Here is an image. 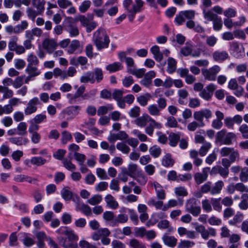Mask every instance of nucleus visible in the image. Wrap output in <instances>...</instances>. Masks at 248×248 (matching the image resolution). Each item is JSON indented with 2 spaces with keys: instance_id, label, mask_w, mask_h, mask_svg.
<instances>
[{
  "instance_id": "obj_1",
  "label": "nucleus",
  "mask_w": 248,
  "mask_h": 248,
  "mask_svg": "<svg viewBox=\"0 0 248 248\" xmlns=\"http://www.w3.org/2000/svg\"><path fill=\"white\" fill-rule=\"evenodd\" d=\"M93 42L97 50L101 51L108 47L110 39L105 30L99 28L93 33Z\"/></svg>"
},
{
  "instance_id": "obj_2",
  "label": "nucleus",
  "mask_w": 248,
  "mask_h": 248,
  "mask_svg": "<svg viewBox=\"0 0 248 248\" xmlns=\"http://www.w3.org/2000/svg\"><path fill=\"white\" fill-rule=\"evenodd\" d=\"M144 4V1L137 0H124L123 5L127 13V16L130 21H132L137 13L140 12L143 10Z\"/></svg>"
},
{
  "instance_id": "obj_3",
  "label": "nucleus",
  "mask_w": 248,
  "mask_h": 248,
  "mask_svg": "<svg viewBox=\"0 0 248 248\" xmlns=\"http://www.w3.org/2000/svg\"><path fill=\"white\" fill-rule=\"evenodd\" d=\"M236 139V135L232 132L227 133L225 129H222L218 131L216 135V139L221 142V144L225 145H231L232 141Z\"/></svg>"
},
{
  "instance_id": "obj_4",
  "label": "nucleus",
  "mask_w": 248,
  "mask_h": 248,
  "mask_svg": "<svg viewBox=\"0 0 248 248\" xmlns=\"http://www.w3.org/2000/svg\"><path fill=\"white\" fill-rule=\"evenodd\" d=\"M185 208L186 212L194 217L199 216L201 212L200 202L193 198L186 201Z\"/></svg>"
},
{
  "instance_id": "obj_5",
  "label": "nucleus",
  "mask_w": 248,
  "mask_h": 248,
  "mask_svg": "<svg viewBox=\"0 0 248 248\" xmlns=\"http://www.w3.org/2000/svg\"><path fill=\"white\" fill-rule=\"evenodd\" d=\"M81 110V107L79 106H72L63 109L60 114L62 119H66L67 120L73 119L78 115Z\"/></svg>"
},
{
  "instance_id": "obj_6",
  "label": "nucleus",
  "mask_w": 248,
  "mask_h": 248,
  "mask_svg": "<svg viewBox=\"0 0 248 248\" xmlns=\"http://www.w3.org/2000/svg\"><path fill=\"white\" fill-rule=\"evenodd\" d=\"M64 27L69 36L71 37H75L79 34L78 29L77 26L76 21L72 17L66 18L64 22Z\"/></svg>"
},
{
  "instance_id": "obj_7",
  "label": "nucleus",
  "mask_w": 248,
  "mask_h": 248,
  "mask_svg": "<svg viewBox=\"0 0 248 248\" xmlns=\"http://www.w3.org/2000/svg\"><path fill=\"white\" fill-rule=\"evenodd\" d=\"M220 70V66L215 65L208 69H202V72L205 79L209 81H215L217 75Z\"/></svg>"
},
{
  "instance_id": "obj_8",
  "label": "nucleus",
  "mask_w": 248,
  "mask_h": 248,
  "mask_svg": "<svg viewBox=\"0 0 248 248\" xmlns=\"http://www.w3.org/2000/svg\"><path fill=\"white\" fill-rule=\"evenodd\" d=\"M41 102L39 98L34 97L30 100L27 103V106L24 109V113L26 115H29L36 112L37 105H40Z\"/></svg>"
},
{
  "instance_id": "obj_9",
  "label": "nucleus",
  "mask_w": 248,
  "mask_h": 248,
  "mask_svg": "<svg viewBox=\"0 0 248 248\" xmlns=\"http://www.w3.org/2000/svg\"><path fill=\"white\" fill-rule=\"evenodd\" d=\"M212 117V112L208 108H203L194 112L193 118L195 120L204 123V118L208 120Z\"/></svg>"
},
{
  "instance_id": "obj_10",
  "label": "nucleus",
  "mask_w": 248,
  "mask_h": 248,
  "mask_svg": "<svg viewBox=\"0 0 248 248\" xmlns=\"http://www.w3.org/2000/svg\"><path fill=\"white\" fill-rule=\"evenodd\" d=\"M162 127V124L161 123L156 122L151 117L145 128V132L149 136H152L155 128L160 129Z\"/></svg>"
},
{
  "instance_id": "obj_11",
  "label": "nucleus",
  "mask_w": 248,
  "mask_h": 248,
  "mask_svg": "<svg viewBox=\"0 0 248 248\" xmlns=\"http://www.w3.org/2000/svg\"><path fill=\"white\" fill-rule=\"evenodd\" d=\"M216 88V85L211 83L205 87V88L199 93V96L206 101L210 100Z\"/></svg>"
},
{
  "instance_id": "obj_12",
  "label": "nucleus",
  "mask_w": 248,
  "mask_h": 248,
  "mask_svg": "<svg viewBox=\"0 0 248 248\" xmlns=\"http://www.w3.org/2000/svg\"><path fill=\"white\" fill-rule=\"evenodd\" d=\"M221 156H229V158L232 161H235L237 158L239 157V153L235 151L233 148L224 147L221 149L220 151Z\"/></svg>"
},
{
  "instance_id": "obj_13",
  "label": "nucleus",
  "mask_w": 248,
  "mask_h": 248,
  "mask_svg": "<svg viewBox=\"0 0 248 248\" xmlns=\"http://www.w3.org/2000/svg\"><path fill=\"white\" fill-rule=\"evenodd\" d=\"M58 46L54 39L46 38L42 43V46L48 54H52Z\"/></svg>"
},
{
  "instance_id": "obj_14",
  "label": "nucleus",
  "mask_w": 248,
  "mask_h": 248,
  "mask_svg": "<svg viewBox=\"0 0 248 248\" xmlns=\"http://www.w3.org/2000/svg\"><path fill=\"white\" fill-rule=\"evenodd\" d=\"M209 171L210 168L205 167L202 169V172H196L194 176L196 184L200 185L206 181L207 179Z\"/></svg>"
},
{
  "instance_id": "obj_15",
  "label": "nucleus",
  "mask_w": 248,
  "mask_h": 248,
  "mask_svg": "<svg viewBox=\"0 0 248 248\" xmlns=\"http://www.w3.org/2000/svg\"><path fill=\"white\" fill-rule=\"evenodd\" d=\"M35 235L38 241H44L46 240L48 241V244L50 247L52 248H60L51 237L46 236L45 232H38L35 233Z\"/></svg>"
},
{
  "instance_id": "obj_16",
  "label": "nucleus",
  "mask_w": 248,
  "mask_h": 248,
  "mask_svg": "<svg viewBox=\"0 0 248 248\" xmlns=\"http://www.w3.org/2000/svg\"><path fill=\"white\" fill-rule=\"evenodd\" d=\"M213 59L217 62H221L227 59L229 54L226 51L217 50L213 53Z\"/></svg>"
},
{
  "instance_id": "obj_17",
  "label": "nucleus",
  "mask_w": 248,
  "mask_h": 248,
  "mask_svg": "<svg viewBox=\"0 0 248 248\" xmlns=\"http://www.w3.org/2000/svg\"><path fill=\"white\" fill-rule=\"evenodd\" d=\"M11 143L17 146L26 145L29 142V140L26 138L20 136L19 137H12L8 139Z\"/></svg>"
},
{
  "instance_id": "obj_18",
  "label": "nucleus",
  "mask_w": 248,
  "mask_h": 248,
  "mask_svg": "<svg viewBox=\"0 0 248 248\" xmlns=\"http://www.w3.org/2000/svg\"><path fill=\"white\" fill-rule=\"evenodd\" d=\"M162 239L164 244L169 247L173 248L177 245V239L173 236L165 234L162 236Z\"/></svg>"
},
{
  "instance_id": "obj_19",
  "label": "nucleus",
  "mask_w": 248,
  "mask_h": 248,
  "mask_svg": "<svg viewBox=\"0 0 248 248\" xmlns=\"http://www.w3.org/2000/svg\"><path fill=\"white\" fill-rule=\"evenodd\" d=\"M151 116L147 114H143L141 116H139L135 120V124L140 127H145Z\"/></svg>"
},
{
  "instance_id": "obj_20",
  "label": "nucleus",
  "mask_w": 248,
  "mask_h": 248,
  "mask_svg": "<svg viewBox=\"0 0 248 248\" xmlns=\"http://www.w3.org/2000/svg\"><path fill=\"white\" fill-rule=\"evenodd\" d=\"M153 186L155 187L157 198L162 200L166 198V193L162 186L157 182H154Z\"/></svg>"
},
{
  "instance_id": "obj_21",
  "label": "nucleus",
  "mask_w": 248,
  "mask_h": 248,
  "mask_svg": "<svg viewBox=\"0 0 248 248\" xmlns=\"http://www.w3.org/2000/svg\"><path fill=\"white\" fill-rule=\"evenodd\" d=\"M150 51L154 55V58L156 61L161 62L163 58L162 53L160 51L159 47L157 45L153 46L151 48Z\"/></svg>"
},
{
  "instance_id": "obj_22",
  "label": "nucleus",
  "mask_w": 248,
  "mask_h": 248,
  "mask_svg": "<svg viewBox=\"0 0 248 248\" xmlns=\"http://www.w3.org/2000/svg\"><path fill=\"white\" fill-rule=\"evenodd\" d=\"M80 81L81 83L90 82L92 84L94 83L95 82L94 73L90 71L84 73L80 77Z\"/></svg>"
},
{
  "instance_id": "obj_23",
  "label": "nucleus",
  "mask_w": 248,
  "mask_h": 248,
  "mask_svg": "<svg viewBox=\"0 0 248 248\" xmlns=\"http://www.w3.org/2000/svg\"><path fill=\"white\" fill-rule=\"evenodd\" d=\"M19 235H21L23 237L21 241L26 247H31L35 244L34 240L29 236V233L26 232H20Z\"/></svg>"
},
{
  "instance_id": "obj_24",
  "label": "nucleus",
  "mask_w": 248,
  "mask_h": 248,
  "mask_svg": "<svg viewBox=\"0 0 248 248\" xmlns=\"http://www.w3.org/2000/svg\"><path fill=\"white\" fill-rule=\"evenodd\" d=\"M76 210L80 211L86 216H89L92 214L91 207L83 202H82L79 205H78V207H76Z\"/></svg>"
},
{
  "instance_id": "obj_25",
  "label": "nucleus",
  "mask_w": 248,
  "mask_h": 248,
  "mask_svg": "<svg viewBox=\"0 0 248 248\" xmlns=\"http://www.w3.org/2000/svg\"><path fill=\"white\" fill-rule=\"evenodd\" d=\"M167 217V215L163 212L154 213L152 215L151 219L148 224L151 222L154 225L157 222L159 219L165 218Z\"/></svg>"
},
{
  "instance_id": "obj_26",
  "label": "nucleus",
  "mask_w": 248,
  "mask_h": 248,
  "mask_svg": "<svg viewBox=\"0 0 248 248\" xmlns=\"http://www.w3.org/2000/svg\"><path fill=\"white\" fill-rule=\"evenodd\" d=\"M105 200L107 206L111 209H116L118 206V203L116 201L114 197L110 194H108L105 197Z\"/></svg>"
},
{
  "instance_id": "obj_27",
  "label": "nucleus",
  "mask_w": 248,
  "mask_h": 248,
  "mask_svg": "<svg viewBox=\"0 0 248 248\" xmlns=\"http://www.w3.org/2000/svg\"><path fill=\"white\" fill-rule=\"evenodd\" d=\"M180 133H174L171 132L168 137L170 145L172 147H175L177 145L178 142L180 140Z\"/></svg>"
},
{
  "instance_id": "obj_28",
  "label": "nucleus",
  "mask_w": 248,
  "mask_h": 248,
  "mask_svg": "<svg viewBox=\"0 0 248 248\" xmlns=\"http://www.w3.org/2000/svg\"><path fill=\"white\" fill-rule=\"evenodd\" d=\"M128 219V217L127 215L125 214H119L114 221L112 222V226H117L118 225V224H124L126 223Z\"/></svg>"
},
{
  "instance_id": "obj_29",
  "label": "nucleus",
  "mask_w": 248,
  "mask_h": 248,
  "mask_svg": "<svg viewBox=\"0 0 248 248\" xmlns=\"http://www.w3.org/2000/svg\"><path fill=\"white\" fill-rule=\"evenodd\" d=\"M188 92L185 89H181L178 90V95L179 96V99L178 100V103L180 105H186L187 102L186 101L185 99H186L188 96Z\"/></svg>"
},
{
  "instance_id": "obj_30",
  "label": "nucleus",
  "mask_w": 248,
  "mask_h": 248,
  "mask_svg": "<svg viewBox=\"0 0 248 248\" xmlns=\"http://www.w3.org/2000/svg\"><path fill=\"white\" fill-rule=\"evenodd\" d=\"M174 164V160L170 154H167L162 158V165L165 167H171Z\"/></svg>"
},
{
  "instance_id": "obj_31",
  "label": "nucleus",
  "mask_w": 248,
  "mask_h": 248,
  "mask_svg": "<svg viewBox=\"0 0 248 248\" xmlns=\"http://www.w3.org/2000/svg\"><path fill=\"white\" fill-rule=\"evenodd\" d=\"M80 46V42L78 40H73L71 42L68 49L67 52L69 54L76 53V51L79 49Z\"/></svg>"
},
{
  "instance_id": "obj_32",
  "label": "nucleus",
  "mask_w": 248,
  "mask_h": 248,
  "mask_svg": "<svg viewBox=\"0 0 248 248\" xmlns=\"http://www.w3.org/2000/svg\"><path fill=\"white\" fill-rule=\"evenodd\" d=\"M148 113L154 116H158L160 115L161 110L158 108L156 104H151L147 108Z\"/></svg>"
},
{
  "instance_id": "obj_33",
  "label": "nucleus",
  "mask_w": 248,
  "mask_h": 248,
  "mask_svg": "<svg viewBox=\"0 0 248 248\" xmlns=\"http://www.w3.org/2000/svg\"><path fill=\"white\" fill-rule=\"evenodd\" d=\"M223 186V182L221 180L218 181L215 183L214 186L211 187V194L214 195L220 193Z\"/></svg>"
},
{
  "instance_id": "obj_34",
  "label": "nucleus",
  "mask_w": 248,
  "mask_h": 248,
  "mask_svg": "<svg viewBox=\"0 0 248 248\" xmlns=\"http://www.w3.org/2000/svg\"><path fill=\"white\" fill-rule=\"evenodd\" d=\"M123 67V65L120 62H115L108 65L106 68L110 73H113L122 70Z\"/></svg>"
},
{
  "instance_id": "obj_35",
  "label": "nucleus",
  "mask_w": 248,
  "mask_h": 248,
  "mask_svg": "<svg viewBox=\"0 0 248 248\" xmlns=\"http://www.w3.org/2000/svg\"><path fill=\"white\" fill-rule=\"evenodd\" d=\"M204 125V123L195 120L189 123L187 126V128L190 131H194L198 128L203 127Z\"/></svg>"
},
{
  "instance_id": "obj_36",
  "label": "nucleus",
  "mask_w": 248,
  "mask_h": 248,
  "mask_svg": "<svg viewBox=\"0 0 248 248\" xmlns=\"http://www.w3.org/2000/svg\"><path fill=\"white\" fill-rule=\"evenodd\" d=\"M145 71L144 68L137 69L136 67L128 70L129 74L134 75L138 78H141L144 75Z\"/></svg>"
},
{
  "instance_id": "obj_37",
  "label": "nucleus",
  "mask_w": 248,
  "mask_h": 248,
  "mask_svg": "<svg viewBox=\"0 0 248 248\" xmlns=\"http://www.w3.org/2000/svg\"><path fill=\"white\" fill-rule=\"evenodd\" d=\"M151 98V95L146 93L137 97V101L141 106L144 107L148 104V101Z\"/></svg>"
},
{
  "instance_id": "obj_38",
  "label": "nucleus",
  "mask_w": 248,
  "mask_h": 248,
  "mask_svg": "<svg viewBox=\"0 0 248 248\" xmlns=\"http://www.w3.org/2000/svg\"><path fill=\"white\" fill-rule=\"evenodd\" d=\"M26 72L30 76H31L33 78L36 76H39L41 72L38 69V68L36 67H33L32 66L30 65V64H28L26 69Z\"/></svg>"
},
{
  "instance_id": "obj_39",
  "label": "nucleus",
  "mask_w": 248,
  "mask_h": 248,
  "mask_svg": "<svg viewBox=\"0 0 248 248\" xmlns=\"http://www.w3.org/2000/svg\"><path fill=\"white\" fill-rule=\"evenodd\" d=\"M26 13L28 17L33 21L35 20L36 16L41 15L43 12L40 11L39 10H35L29 7L27 9Z\"/></svg>"
},
{
  "instance_id": "obj_40",
  "label": "nucleus",
  "mask_w": 248,
  "mask_h": 248,
  "mask_svg": "<svg viewBox=\"0 0 248 248\" xmlns=\"http://www.w3.org/2000/svg\"><path fill=\"white\" fill-rule=\"evenodd\" d=\"M16 129L19 136H24L27 134V124L25 122L19 123Z\"/></svg>"
},
{
  "instance_id": "obj_41",
  "label": "nucleus",
  "mask_w": 248,
  "mask_h": 248,
  "mask_svg": "<svg viewBox=\"0 0 248 248\" xmlns=\"http://www.w3.org/2000/svg\"><path fill=\"white\" fill-rule=\"evenodd\" d=\"M176 61L172 58H168L167 71L169 74H172L176 70Z\"/></svg>"
},
{
  "instance_id": "obj_42",
  "label": "nucleus",
  "mask_w": 248,
  "mask_h": 248,
  "mask_svg": "<svg viewBox=\"0 0 248 248\" xmlns=\"http://www.w3.org/2000/svg\"><path fill=\"white\" fill-rule=\"evenodd\" d=\"M61 196L65 201H70L73 197V192L68 187H65L61 190Z\"/></svg>"
},
{
  "instance_id": "obj_43",
  "label": "nucleus",
  "mask_w": 248,
  "mask_h": 248,
  "mask_svg": "<svg viewBox=\"0 0 248 248\" xmlns=\"http://www.w3.org/2000/svg\"><path fill=\"white\" fill-rule=\"evenodd\" d=\"M203 15L204 18L208 21H213L215 20L218 16L215 14L211 10L206 11L204 10L203 11Z\"/></svg>"
},
{
  "instance_id": "obj_44",
  "label": "nucleus",
  "mask_w": 248,
  "mask_h": 248,
  "mask_svg": "<svg viewBox=\"0 0 248 248\" xmlns=\"http://www.w3.org/2000/svg\"><path fill=\"white\" fill-rule=\"evenodd\" d=\"M113 109V107L111 104H108L106 106H102L99 107L97 109V115L99 116L103 115L108 113L109 111Z\"/></svg>"
},
{
  "instance_id": "obj_45",
  "label": "nucleus",
  "mask_w": 248,
  "mask_h": 248,
  "mask_svg": "<svg viewBox=\"0 0 248 248\" xmlns=\"http://www.w3.org/2000/svg\"><path fill=\"white\" fill-rule=\"evenodd\" d=\"M183 200L180 201V202H178L177 200L174 199L170 200L166 204L164 205V210H167L169 208L176 207L177 206H181L183 204Z\"/></svg>"
},
{
  "instance_id": "obj_46",
  "label": "nucleus",
  "mask_w": 248,
  "mask_h": 248,
  "mask_svg": "<svg viewBox=\"0 0 248 248\" xmlns=\"http://www.w3.org/2000/svg\"><path fill=\"white\" fill-rule=\"evenodd\" d=\"M32 5L40 11L44 12L46 1L44 0H31Z\"/></svg>"
},
{
  "instance_id": "obj_47",
  "label": "nucleus",
  "mask_w": 248,
  "mask_h": 248,
  "mask_svg": "<svg viewBox=\"0 0 248 248\" xmlns=\"http://www.w3.org/2000/svg\"><path fill=\"white\" fill-rule=\"evenodd\" d=\"M243 219V214L237 212L236 215L234 216L232 219L229 221V223L231 225H235L237 223L241 222Z\"/></svg>"
},
{
  "instance_id": "obj_48",
  "label": "nucleus",
  "mask_w": 248,
  "mask_h": 248,
  "mask_svg": "<svg viewBox=\"0 0 248 248\" xmlns=\"http://www.w3.org/2000/svg\"><path fill=\"white\" fill-rule=\"evenodd\" d=\"M150 155L155 158L159 156L161 153V149L157 145H154L149 149Z\"/></svg>"
},
{
  "instance_id": "obj_49",
  "label": "nucleus",
  "mask_w": 248,
  "mask_h": 248,
  "mask_svg": "<svg viewBox=\"0 0 248 248\" xmlns=\"http://www.w3.org/2000/svg\"><path fill=\"white\" fill-rule=\"evenodd\" d=\"M102 200V196L100 195H94L88 200L87 202L91 205H95L99 204Z\"/></svg>"
},
{
  "instance_id": "obj_50",
  "label": "nucleus",
  "mask_w": 248,
  "mask_h": 248,
  "mask_svg": "<svg viewBox=\"0 0 248 248\" xmlns=\"http://www.w3.org/2000/svg\"><path fill=\"white\" fill-rule=\"evenodd\" d=\"M239 178L241 182L246 183L248 181V168H243L240 171Z\"/></svg>"
},
{
  "instance_id": "obj_51",
  "label": "nucleus",
  "mask_w": 248,
  "mask_h": 248,
  "mask_svg": "<svg viewBox=\"0 0 248 248\" xmlns=\"http://www.w3.org/2000/svg\"><path fill=\"white\" fill-rule=\"evenodd\" d=\"M32 164L37 166H41L46 162V160L41 156H34L31 157Z\"/></svg>"
},
{
  "instance_id": "obj_52",
  "label": "nucleus",
  "mask_w": 248,
  "mask_h": 248,
  "mask_svg": "<svg viewBox=\"0 0 248 248\" xmlns=\"http://www.w3.org/2000/svg\"><path fill=\"white\" fill-rule=\"evenodd\" d=\"M117 149L122 153L127 154L130 151V148L124 142H118L116 144Z\"/></svg>"
},
{
  "instance_id": "obj_53",
  "label": "nucleus",
  "mask_w": 248,
  "mask_h": 248,
  "mask_svg": "<svg viewBox=\"0 0 248 248\" xmlns=\"http://www.w3.org/2000/svg\"><path fill=\"white\" fill-rule=\"evenodd\" d=\"M73 156L80 166H82V165L84 164L86 160V156L85 155L78 152H75L73 154Z\"/></svg>"
},
{
  "instance_id": "obj_54",
  "label": "nucleus",
  "mask_w": 248,
  "mask_h": 248,
  "mask_svg": "<svg viewBox=\"0 0 248 248\" xmlns=\"http://www.w3.org/2000/svg\"><path fill=\"white\" fill-rule=\"evenodd\" d=\"M25 78V75H22L16 78L13 82V87L16 89L21 87L24 82V79Z\"/></svg>"
},
{
  "instance_id": "obj_55",
  "label": "nucleus",
  "mask_w": 248,
  "mask_h": 248,
  "mask_svg": "<svg viewBox=\"0 0 248 248\" xmlns=\"http://www.w3.org/2000/svg\"><path fill=\"white\" fill-rule=\"evenodd\" d=\"M94 78L95 80H96L97 82H100L103 78V72L101 69L96 68L93 70Z\"/></svg>"
},
{
  "instance_id": "obj_56",
  "label": "nucleus",
  "mask_w": 248,
  "mask_h": 248,
  "mask_svg": "<svg viewBox=\"0 0 248 248\" xmlns=\"http://www.w3.org/2000/svg\"><path fill=\"white\" fill-rule=\"evenodd\" d=\"M213 28L216 31H220L222 28V20L220 17H217L215 20L213 21Z\"/></svg>"
},
{
  "instance_id": "obj_57",
  "label": "nucleus",
  "mask_w": 248,
  "mask_h": 248,
  "mask_svg": "<svg viewBox=\"0 0 248 248\" xmlns=\"http://www.w3.org/2000/svg\"><path fill=\"white\" fill-rule=\"evenodd\" d=\"M195 245L194 242L188 240H181L178 243L177 248H190Z\"/></svg>"
},
{
  "instance_id": "obj_58",
  "label": "nucleus",
  "mask_w": 248,
  "mask_h": 248,
  "mask_svg": "<svg viewBox=\"0 0 248 248\" xmlns=\"http://www.w3.org/2000/svg\"><path fill=\"white\" fill-rule=\"evenodd\" d=\"M96 173L97 177L101 180H108L109 179L106 170L104 169L100 168H97Z\"/></svg>"
},
{
  "instance_id": "obj_59",
  "label": "nucleus",
  "mask_w": 248,
  "mask_h": 248,
  "mask_svg": "<svg viewBox=\"0 0 248 248\" xmlns=\"http://www.w3.org/2000/svg\"><path fill=\"white\" fill-rule=\"evenodd\" d=\"M220 198L218 199L211 198V202L214 209L219 212L221 211L222 208V206L220 203Z\"/></svg>"
},
{
  "instance_id": "obj_60",
  "label": "nucleus",
  "mask_w": 248,
  "mask_h": 248,
  "mask_svg": "<svg viewBox=\"0 0 248 248\" xmlns=\"http://www.w3.org/2000/svg\"><path fill=\"white\" fill-rule=\"evenodd\" d=\"M140 108L138 106H135L130 109L128 114L132 118H138L140 116Z\"/></svg>"
},
{
  "instance_id": "obj_61",
  "label": "nucleus",
  "mask_w": 248,
  "mask_h": 248,
  "mask_svg": "<svg viewBox=\"0 0 248 248\" xmlns=\"http://www.w3.org/2000/svg\"><path fill=\"white\" fill-rule=\"evenodd\" d=\"M27 60L28 62V64H30L31 66L33 65H37L39 63V60L37 57L31 53L28 55Z\"/></svg>"
},
{
  "instance_id": "obj_62",
  "label": "nucleus",
  "mask_w": 248,
  "mask_h": 248,
  "mask_svg": "<svg viewBox=\"0 0 248 248\" xmlns=\"http://www.w3.org/2000/svg\"><path fill=\"white\" fill-rule=\"evenodd\" d=\"M202 208L203 210L206 212H210L212 210V203L211 201L208 199H205L202 201Z\"/></svg>"
},
{
  "instance_id": "obj_63",
  "label": "nucleus",
  "mask_w": 248,
  "mask_h": 248,
  "mask_svg": "<svg viewBox=\"0 0 248 248\" xmlns=\"http://www.w3.org/2000/svg\"><path fill=\"white\" fill-rule=\"evenodd\" d=\"M91 2L90 0H87L83 1L79 7V10L81 13H85L90 7Z\"/></svg>"
},
{
  "instance_id": "obj_64",
  "label": "nucleus",
  "mask_w": 248,
  "mask_h": 248,
  "mask_svg": "<svg viewBox=\"0 0 248 248\" xmlns=\"http://www.w3.org/2000/svg\"><path fill=\"white\" fill-rule=\"evenodd\" d=\"M129 245L133 248H145V246L142 243L136 239L130 240Z\"/></svg>"
}]
</instances>
